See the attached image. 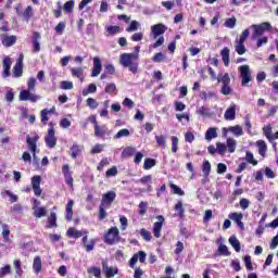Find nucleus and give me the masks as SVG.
Masks as SVG:
<instances>
[{"mask_svg": "<svg viewBox=\"0 0 278 278\" xmlns=\"http://www.w3.org/2000/svg\"><path fill=\"white\" fill-rule=\"evenodd\" d=\"M138 54L123 53L119 58V64L125 68H129L130 73H138V63H134V60H138Z\"/></svg>", "mask_w": 278, "mask_h": 278, "instance_id": "obj_1", "label": "nucleus"}, {"mask_svg": "<svg viewBox=\"0 0 278 278\" xmlns=\"http://www.w3.org/2000/svg\"><path fill=\"white\" fill-rule=\"evenodd\" d=\"M240 73L241 86L243 88L249 87V83L253 81V76H251V67L249 65H241L238 67Z\"/></svg>", "mask_w": 278, "mask_h": 278, "instance_id": "obj_2", "label": "nucleus"}, {"mask_svg": "<svg viewBox=\"0 0 278 278\" xmlns=\"http://www.w3.org/2000/svg\"><path fill=\"white\" fill-rule=\"evenodd\" d=\"M254 31L252 33V40H257L260 36H264V31H270L273 29V26L268 22H264L260 25L254 24L251 26Z\"/></svg>", "mask_w": 278, "mask_h": 278, "instance_id": "obj_3", "label": "nucleus"}, {"mask_svg": "<svg viewBox=\"0 0 278 278\" xmlns=\"http://www.w3.org/2000/svg\"><path fill=\"white\" fill-rule=\"evenodd\" d=\"M104 242L110 245L118 244V242H121V235L116 227H112L108 230L104 236Z\"/></svg>", "mask_w": 278, "mask_h": 278, "instance_id": "obj_4", "label": "nucleus"}, {"mask_svg": "<svg viewBox=\"0 0 278 278\" xmlns=\"http://www.w3.org/2000/svg\"><path fill=\"white\" fill-rule=\"evenodd\" d=\"M49 125L50 128L48 129V134L45 137V142L49 149H55V144H58V137H55V128H53L51 123Z\"/></svg>", "mask_w": 278, "mask_h": 278, "instance_id": "obj_5", "label": "nucleus"}, {"mask_svg": "<svg viewBox=\"0 0 278 278\" xmlns=\"http://www.w3.org/2000/svg\"><path fill=\"white\" fill-rule=\"evenodd\" d=\"M116 199V192L114 191H108L102 195V200L100 205L104 207H112V203H114V200Z\"/></svg>", "mask_w": 278, "mask_h": 278, "instance_id": "obj_6", "label": "nucleus"}, {"mask_svg": "<svg viewBox=\"0 0 278 278\" xmlns=\"http://www.w3.org/2000/svg\"><path fill=\"white\" fill-rule=\"evenodd\" d=\"M38 140H40V137L36 135L35 137H26V142L28 144V149L30 153H33L34 160H36V150L38 149Z\"/></svg>", "mask_w": 278, "mask_h": 278, "instance_id": "obj_7", "label": "nucleus"}, {"mask_svg": "<svg viewBox=\"0 0 278 278\" xmlns=\"http://www.w3.org/2000/svg\"><path fill=\"white\" fill-rule=\"evenodd\" d=\"M20 101H30L31 103H36L37 101H40V96L31 93L29 90H22L20 92Z\"/></svg>", "mask_w": 278, "mask_h": 278, "instance_id": "obj_8", "label": "nucleus"}, {"mask_svg": "<svg viewBox=\"0 0 278 278\" xmlns=\"http://www.w3.org/2000/svg\"><path fill=\"white\" fill-rule=\"evenodd\" d=\"M103 71V65L101 64V59L99 56L93 58V67L91 70V77H99Z\"/></svg>", "mask_w": 278, "mask_h": 278, "instance_id": "obj_9", "label": "nucleus"}, {"mask_svg": "<svg viewBox=\"0 0 278 278\" xmlns=\"http://www.w3.org/2000/svg\"><path fill=\"white\" fill-rule=\"evenodd\" d=\"M41 182L42 178L40 176H34L31 178V187L35 192V197H40V194H42V189L40 188Z\"/></svg>", "mask_w": 278, "mask_h": 278, "instance_id": "obj_10", "label": "nucleus"}, {"mask_svg": "<svg viewBox=\"0 0 278 278\" xmlns=\"http://www.w3.org/2000/svg\"><path fill=\"white\" fill-rule=\"evenodd\" d=\"M157 220L159 222H155L154 225H153V235H154V238H160L162 236V227L164 225V216L162 215H159L156 216Z\"/></svg>", "mask_w": 278, "mask_h": 278, "instance_id": "obj_11", "label": "nucleus"}, {"mask_svg": "<svg viewBox=\"0 0 278 278\" xmlns=\"http://www.w3.org/2000/svg\"><path fill=\"white\" fill-rule=\"evenodd\" d=\"M166 25L164 24H155L151 27V31L154 40L159 38V36H163L166 33Z\"/></svg>", "mask_w": 278, "mask_h": 278, "instance_id": "obj_12", "label": "nucleus"}, {"mask_svg": "<svg viewBox=\"0 0 278 278\" xmlns=\"http://www.w3.org/2000/svg\"><path fill=\"white\" fill-rule=\"evenodd\" d=\"M94 136L97 138H103L104 136H110V129L108 128V126H99V124H96Z\"/></svg>", "mask_w": 278, "mask_h": 278, "instance_id": "obj_13", "label": "nucleus"}, {"mask_svg": "<svg viewBox=\"0 0 278 278\" xmlns=\"http://www.w3.org/2000/svg\"><path fill=\"white\" fill-rule=\"evenodd\" d=\"M228 217L238 225L239 229H244V223H242V213H230Z\"/></svg>", "mask_w": 278, "mask_h": 278, "instance_id": "obj_14", "label": "nucleus"}, {"mask_svg": "<svg viewBox=\"0 0 278 278\" xmlns=\"http://www.w3.org/2000/svg\"><path fill=\"white\" fill-rule=\"evenodd\" d=\"M223 131H224V136H227V131H230L231 134H233V136H237V137H240L244 134L240 125L223 128Z\"/></svg>", "mask_w": 278, "mask_h": 278, "instance_id": "obj_15", "label": "nucleus"}, {"mask_svg": "<svg viewBox=\"0 0 278 278\" xmlns=\"http://www.w3.org/2000/svg\"><path fill=\"white\" fill-rule=\"evenodd\" d=\"M40 33L34 31L33 33V51L34 53L40 52Z\"/></svg>", "mask_w": 278, "mask_h": 278, "instance_id": "obj_16", "label": "nucleus"}, {"mask_svg": "<svg viewBox=\"0 0 278 278\" xmlns=\"http://www.w3.org/2000/svg\"><path fill=\"white\" fill-rule=\"evenodd\" d=\"M2 45L3 47H13V45H16V36L14 35L8 36V34H3Z\"/></svg>", "mask_w": 278, "mask_h": 278, "instance_id": "obj_17", "label": "nucleus"}, {"mask_svg": "<svg viewBox=\"0 0 278 278\" xmlns=\"http://www.w3.org/2000/svg\"><path fill=\"white\" fill-rule=\"evenodd\" d=\"M102 268L106 275L108 278H112L115 275H118V268L117 267H110L108 266V263H102Z\"/></svg>", "mask_w": 278, "mask_h": 278, "instance_id": "obj_18", "label": "nucleus"}, {"mask_svg": "<svg viewBox=\"0 0 278 278\" xmlns=\"http://www.w3.org/2000/svg\"><path fill=\"white\" fill-rule=\"evenodd\" d=\"M23 75V56H21L13 67V76L21 77Z\"/></svg>", "mask_w": 278, "mask_h": 278, "instance_id": "obj_19", "label": "nucleus"}, {"mask_svg": "<svg viewBox=\"0 0 278 278\" xmlns=\"http://www.w3.org/2000/svg\"><path fill=\"white\" fill-rule=\"evenodd\" d=\"M224 118L225 121H236V104H232L226 110Z\"/></svg>", "mask_w": 278, "mask_h": 278, "instance_id": "obj_20", "label": "nucleus"}, {"mask_svg": "<svg viewBox=\"0 0 278 278\" xmlns=\"http://www.w3.org/2000/svg\"><path fill=\"white\" fill-rule=\"evenodd\" d=\"M12 67V59L5 56L3 59V77H10V68Z\"/></svg>", "mask_w": 278, "mask_h": 278, "instance_id": "obj_21", "label": "nucleus"}, {"mask_svg": "<svg viewBox=\"0 0 278 278\" xmlns=\"http://www.w3.org/2000/svg\"><path fill=\"white\" fill-rule=\"evenodd\" d=\"M33 270L36 275L42 271V258L40 256H36L33 262Z\"/></svg>", "mask_w": 278, "mask_h": 278, "instance_id": "obj_22", "label": "nucleus"}, {"mask_svg": "<svg viewBox=\"0 0 278 278\" xmlns=\"http://www.w3.org/2000/svg\"><path fill=\"white\" fill-rule=\"evenodd\" d=\"M55 227H58V215L52 212L50 214V216L48 217L47 228L48 229H55Z\"/></svg>", "mask_w": 278, "mask_h": 278, "instance_id": "obj_23", "label": "nucleus"}, {"mask_svg": "<svg viewBox=\"0 0 278 278\" xmlns=\"http://www.w3.org/2000/svg\"><path fill=\"white\" fill-rule=\"evenodd\" d=\"M71 156L73 157V160H77L78 155H81V151H84V146L74 143L71 148Z\"/></svg>", "mask_w": 278, "mask_h": 278, "instance_id": "obj_24", "label": "nucleus"}, {"mask_svg": "<svg viewBox=\"0 0 278 278\" xmlns=\"http://www.w3.org/2000/svg\"><path fill=\"white\" fill-rule=\"evenodd\" d=\"M2 238L5 244H12V239H10V227L5 224L2 225Z\"/></svg>", "mask_w": 278, "mask_h": 278, "instance_id": "obj_25", "label": "nucleus"}, {"mask_svg": "<svg viewBox=\"0 0 278 278\" xmlns=\"http://www.w3.org/2000/svg\"><path fill=\"white\" fill-rule=\"evenodd\" d=\"M72 77H77L80 81H84V67H72Z\"/></svg>", "mask_w": 278, "mask_h": 278, "instance_id": "obj_26", "label": "nucleus"}, {"mask_svg": "<svg viewBox=\"0 0 278 278\" xmlns=\"http://www.w3.org/2000/svg\"><path fill=\"white\" fill-rule=\"evenodd\" d=\"M220 56L222 60L224 62L225 66H229V61H230V51L229 48L225 47L222 51H220Z\"/></svg>", "mask_w": 278, "mask_h": 278, "instance_id": "obj_27", "label": "nucleus"}, {"mask_svg": "<svg viewBox=\"0 0 278 278\" xmlns=\"http://www.w3.org/2000/svg\"><path fill=\"white\" fill-rule=\"evenodd\" d=\"M218 84H223V86L231 84V77H229V73L218 74L217 75Z\"/></svg>", "mask_w": 278, "mask_h": 278, "instance_id": "obj_28", "label": "nucleus"}, {"mask_svg": "<svg viewBox=\"0 0 278 278\" xmlns=\"http://www.w3.org/2000/svg\"><path fill=\"white\" fill-rule=\"evenodd\" d=\"M66 236L68 238H81V236H84V232H81V230L75 229L74 227H71L67 229Z\"/></svg>", "mask_w": 278, "mask_h": 278, "instance_id": "obj_29", "label": "nucleus"}, {"mask_svg": "<svg viewBox=\"0 0 278 278\" xmlns=\"http://www.w3.org/2000/svg\"><path fill=\"white\" fill-rule=\"evenodd\" d=\"M74 205H75V201L70 200L66 205V215H65L66 220H73V206Z\"/></svg>", "mask_w": 278, "mask_h": 278, "instance_id": "obj_30", "label": "nucleus"}, {"mask_svg": "<svg viewBox=\"0 0 278 278\" xmlns=\"http://www.w3.org/2000/svg\"><path fill=\"white\" fill-rule=\"evenodd\" d=\"M235 50L238 55H244L247 53V47H244L242 41H235Z\"/></svg>", "mask_w": 278, "mask_h": 278, "instance_id": "obj_31", "label": "nucleus"}, {"mask_svg": "<svg viewBox=\"0 0 278 278\" xmlns=\"http://www.w3.org/2000/svg\"><path fill=\"white\" fill-rule=\"evenodd\" d=\"M214 138H218V132H216V128H208L205 132V140L210 142L211 140H214Z\"/></svg>", "mask_w": 278, "mask_h": 278, "instance_id": "obj_32", "label": "nucleus"}, {"mask_svg": "<svg viewBox=\"0 0 278 278\" xmlns=\"http://www.w3.org/2000/svg\"><path fill=\"white\" fill-rule=\"evenodd\" d=\"M256 147L258 148L260 155H262V157H264L266 155V151L268 149V147L266 146V142L264 140H258L256 142Z\"/></svg>", "mask_w": 278, "mask_h": 278, "instance_id": "obj_33", "label": "nucleus"}, {"mask_svg": "<svg viewBox=\"0 0 278 278\" xmlns=\"http://www.w3.org/2000/svg\"><path fill=\"white\" fill-rule=\"evenodd\" d=\"M33 214H34L35 218H42V217L47 216V207L40 206V207L34 208Z\"/></svg>", "mask_w": 278, "mask_h": 278, "instance_id": "obj_34", "label": "nucleus"}, {"mask_svg": "<svg viewBox=\"0 0 278 278\" xmlns=\"http://www.w3.org/2000/svg\"><path fill=\"white\" fill-rule=\"evenodd\" d=\"M238 142L236 141V139L233 138H228L226 141V146L227 149L229 151V153H236V147H237Z\"/></svg>", "mask_w": 278, "mask_h": 278, "instance_id": "obj_35", "label": "nucleus"}, {"mask_svg": "<svg viewBox=\"0 0 278 278\" xmlns=\"http://www.w3.org/2000/svg\"><path fill=\"white\" fill-rule=\"evenodd\" d=\"M229 244H231V247L235 249L237 253H240V241L238 240V238H236V236H231L229 238Z\"/></svg>", "mask_w": 278, "mask_h": 278, "instance_id": "obj_36", "label": "nucleus"}, {"mask_svg": "<svg viewBox=\"0 0 278 278\" xmlns=\"http://www.w3.org/2000/svg\"><path fill=\"white\" fill-rule=\"evenodd\" d=\"M174 210L176 211V212H178V216L180 217V218H185V212H186V210H184V202H181V201H178L177 203H176V205L174 206Z\"/></svg>", "mask_w": 278, "mask_h": 278, "instance_id": "obj_37", "label": "nucleus"}, {"mask_svg": "<svg viewBox=\"0 0 278 278\" xmlns=\"http://www.w3.org/2000/svg\"><path fill=\"white\" fill-rule=\"evenodd\" d=\"M129 136H131V132L129 131V129L127 128H123L121 129L115 136L114 139L118 140L121 138H129Z\"/></svg>", "mask_w": 278, "mask_h": 278, "instance_id": "obj_38", "label": "nucleus"}, {"mask_svg": "<svg viewBox=\"0 0 278 278\" xmlns=\"http://www.w3.org/2000/svg\"><path fill=\"white\" fill-rule=\"evenodd\" d=\"M97 92V85L90 84L88 88L83 89V97H88V94H94Z\"/></svg>", "mask_w": 278, "mask_h": 278, "instance_id": "obj_39", "label": "nucleus"}, {"mask_svg": "<svg viewBox=\"0 0 278 278\" xmlns=\"http://www.w3.org/2000/svg\"><path fill=\"white\" fill-rule=\"evenodd\" d=\"M202 173H203L204 177H210V173H212V164H210V161L203 162Z\"/></svg>", "mask_w": 278, "mask_h": 278, "instance_id": "obj_40", "label": "nucleus"}, {"mask_svg": "<svg viewBox=\"0 0 278 278\" xmlns=\"http://www.w3.org/2000/svg\"><path fill=\"white\" fill-rule=\"evenodd\" d=\"M236 23H238V20L236 16L226 18L224 26H226L228 29H233L236 27Z\"/></svg>", "mask_w": 278, "mask_h": 278, "instance_id": "obj_41", "label": "nucleus"}, {"mask_svg": "<svg viewBox=\"0 0 278 278\" xmlns=\"http://www.w3.org/2000/svg\"><path fill=\"white\" fill-rule=\"evenodd\" d=\"M136 153L135 147H126L122 152V157H131Z\"/></svg>", "mask_w": 278, "mask_h": 278, "instance_id": "obj_42", "label": "nucleus"}, {"mask_svg": "<svg viewBox=\"0 0 278 278\" xmlns=\"http://www.w3.org/2000/svg\"><path fill=\"white\" fill-rule=\"evenodd\" d=\"M2 197H9V201L11 203H16V201H18V195L12 193V191L7 190L2 193Z\"/></svg>", "mask_w": 278, "mask_h": 278, "instance_id": "obj_43", "label": "nucleus"}, {"mask_svg": "<svg viewBox=\"0 0 278 278\" xmlns=\"http://www.w3.org/2000/svg\"><path fill=\"white\" fill-rule=\"evenodd\" d=\"M156 144L161 147V149H166V136H155Z\"/></svg>", "mask_w": 278, "mask_h": 278, "instance_id": "obj_44", "label": "nucleus"}, {"mask_svg": "<svg viewBox=\"0 0 278 278\" xmlns=\"http://www.w3.org/2000/svg\"><path fill=\"white\" fill-rule=\"evenodd\" d=\"M263 134L269 141L273 140V127L270 125L263 127Z\"/></svg>", "mask_w": 278, "mask_h": 278, "instance_id": "obj_45", "label": "nucleus"}, {"mask_svg": "<svg viewBox=\"0 0 278 278\" xmlns=\"http://www.w3.org/2000/svg\"><path fill=\"white\" fill-rule=\"evenodd\" d=\"M86 103L87 108H90V110H97L99 108V102H97L94 98H88Z\"/></svg>", "mask_w": 278, "mask_h": 278, "instance_id": "obj_46", "label": "nucleus"}, {"mask_svg": "<svg viewBox=\"0 0 278 278\" xmlns=\"http://www.w3.org/2000/svg\"><path fill=\"white\" fill-rule=\"evenodd\" d=\"M74 8H75V1L74 0H70V1L65 2L64 5H63L64 12H67V13L73 12Z\"/></svg>", "mask_w": 278, "mask_h": 278, "instance_id": "obj_47", "label": "nucleus"}, {"mask_svg": "<svg viewBox=\"0 0 278 278\" xmlns=\"http://www.w3.org/2000/svg\"><path fill=\"white\" fill-rule=\"evenodd\" d=\"M249 36H251V31L247 28L242 31V34L240 35V38L237 39V42H247V40L249 39Z\"/></svg>", "mask_w": 278, "mask_h": 278, "instance_id": "obj_48", "label": "nucleus"}, {"mask_svg": "<svg viewBox=\"0 0 278 278\" xmlns=\"http://www.w3.org/2000/svg\"><path fill=\"white\" fill-rule=\"evenodd\" d=\"M140 236L146 240V242H151V239L153 238L151 232L144 228L140 230Z\"/></svg>", "mask_w": 278, "mask_h": 278, "instance_id": "obj_49", "label": "nucleus"}, {"mask_svg": "<svg viewBox=\"0 0 278 278\" xmlns=\"http://www.w3.org/2000/svg\"><path fill=\"white\" fill-rule=\"evenodd\" d=\"M155 166V160L153 159H146L143 163L144 170H150V168H153Z\"/></svg>", "mask_w": 278, "mask_h": 278, "instance_id": "obj_50", "label": "nucleus"}, {"mask_svg": "<svg viewBox=\"0 0 278 278\" xmlns=\"http://www.w3.org/2000/svg\"><path fill=\"white\" fill-rule=\"evenodd\" d=\"M61 90H73V81L63 80L60 83Z\"/></svg>", "mask_w": 278, "mask_h": 278, "instance_id": "obj_51", "label": "nucleus"}, {"mask_svg": "<svg viewBox=\"0 0 278 278\" xmlns=\"http://www.w3.org/2000/svg\"><path fill=\"white\" fill-rule=\"evenodd\" d=\"M64 29H66V23L64 22H60L54 28L55 33L59 36H62V34H64Z\"/></svg>", "mask_w": 278, "mask_h": 278, "instance_id": "obj_52", "label": "nucleus"}, {"mask_svg": "<svg viewBox=\"0 0 278 278\" xmlns=\"http://www.w3.org/2000/svg\"><path fill=\"white\" fill-rule=\"evenodd\" d=\"M105 210H110V207L102 206V204H100V207H99V220H104L105 216H108V212Z\"/></svg>", "mask_w": 278, "mask_h": 278, "instance_id": "obj_53", "label": "nucleus"}, {"mask_svg": "<svg viewBox=\"0 0 278 278\" xmlns=\"http://www.w3.org/2000/svg\"><path fill=\"white\" fill-rule=\"evenodd\" d=\"M138 27H140V23L138 21H131L128 28H126V31H138Z\"/></svg>", "mask_w": 278, "mask_h": 278, "instance_id": "obj_54", "label": "nucleus"}, {"mask_svg": "<svg viewBox=\"0 0 278 278\" xmlns=\"http://www.w3.org/2000/svg\"><path fill=\"white\" fill-rule=\"evenodd\" d=\"M218 253H219V255H226L227 257H229V255H231V252H229V249L225 244L219 245Z\"/></svg>", "mask_w": 278, "mask_h": 278, "instance_id": "obj_55", "label": "nucleus"}, {"mask_svg": "<svg viewBox=\"0 0 278 278\" xmlns=\"http://www.w3.org/2000/svg\"><path fill=\"white\" fill-rule=\"evenodd\" d=\"M220 92L225 97H228L229 94H231L233 92V89H231V87L229 85H223L222 89H220Z\"/></svg>", "mask_w": 278, "mask_h": 278, "instance_id": "obj_56", "label": "nucleus"}, {"mask_svg": "<svg viewBox=\"0 0 278 278\" xmlns=\"http://www.w3.org/2000/svg\"><path fill=\"white\" fill-rule=\"evenodd\" d=\"M178 147H179V138L173 136L172 137V153H177Z\"/></svg>", "mask_w": 278, "mask_h": 278, "instance_id": "obj_57", "label": "nucleus"}, {"mask_svg": "<svg viewBox=\"0 0 278 278\" xmlns=\"http://www.w3.org/2000/svg\"><path fill=\"white\" fill-rule=\"evenodd\" d=\"M216 147H217V153H219V155H224L225 153H227V146L225 143L217 142Z\"/></svg>", "mask_w": 278, "mask_h": 278, "instance_id": "obj_58", "label": "nucleus"}, {"mask_svg": "<svg viewBox=\"0 0 278 278\" xmlns=\"http://www.w3.org/2000/svg\"><path fill=\"white\" fill-rule=\"evenodd\" d=\"M245 161L249 162V164H253V166H257V161L253 157V154L250 151L245 154Z\"/></svg>", "mask_w": 278, "mask_h": 278, "instance_id": "obj_59", "label": "nucleus"}, {"mask_svg": "<svg viewBox=\"0 0 278 278\" xmlns=\"http://www.w3.org/2000/svg\"><path fill=\"white\" fill-rule=\"evenodd\" d=\"M104 91H105L108 94H113V92H116V84H114V83L108 84V85L105 86Z\"/></svg>", "mask_w": 278, "mask_h": 278, "instance_id": "obj_60", "label": "nucleus"}, {"mask_svg": "<svg viewBox=\"0 0 278 278\" xmlns=\"http://www.w3.org/2000/svg\"><path fill=\"white\" fill-rule=\"evenodd\" d=\"M264 175L265 177H267V179H275L277 177V174H275V172L270 169V167L265 168Z\"/></svg>", "mask_w": 278, "mask_h": 278, "instance_id": "obj_61", "label": "nucleus"}, {"mask_svg": "<svg viewBox=\"0 0 278 278\" xmlns=\"http://www.w3.org/2000/svg\"><path fill=\"white\" fill-rule=\"evenodd\" d=\"M148 205H149V203H147V202L139 203V216H144V214H147Z\"/></svg>", "mask_w": 278, "mask_h": 278, "instance_id": "obj_62", "label": "nucleus"}, {"mask_svg": "<svg viewBox=\"0 0 278 278\" xmlns=\"http://www.w3.org/2000/svg\"><path fill=\"white\" fill-rule=\"evenodd\" d=\"M184 242L178 241L176 243V249L174 250L175 255H180L184 252Z\"/></svg>", "mask_w": 278, "mask_h": 278, "instance_id": "obj_63", "label": "nucleus"}, {"mask_svg": "<svg viewBox=\"0 0 278 278\" xmlns=\"http://www.w3.org/2000/svg\"><path fill=\"white\" fill-rule=\"evenodd\" d=\"M108 34H110V36H114L115 34H118V31H121V27L119 26H109L106 28Z\"/></svg>", "mask_w": 278, "mask_h": 278, "instance_id": "obj_64", "label": "nucleus"}]
</instances>
